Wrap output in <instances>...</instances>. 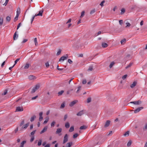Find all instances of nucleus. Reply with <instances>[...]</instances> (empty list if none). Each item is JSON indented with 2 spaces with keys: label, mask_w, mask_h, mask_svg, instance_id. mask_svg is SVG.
Wrapping results in <instances>:
<instances>
[{
  "label": "nucleus",
  "mask_w": 147,
  "mask_h": 147,
  "mask_svg": "<svg viewBox=\"0 0 147 147\" xmlns=\"http://www.w3.org/2000/svg\"><path fill=\"white\" fill-rule=\"evenodd\" d=\"M39 87L40 86L39 85L37 84L32 89L31 93L32 94L34 93L39 88Z\"/></svg>",
  "instance_id": "nucleus-1"
},
{
  "label": "nucleus",
  "mask_w": 147,
  "mask_h": 147,
  "mask_svg": "<svg viewBox=\"0 0 147 147\" xmlns=\"http://www.w3.org/2000/svg\"><path fill=\"white\" fill-rule=\"evenodd\" d=\"M130 103L133 104L135 105H138L142 103V102L140 100L132 101L130 102Z\"/></svg>",
  "instance_id": "nucleus-2"
},
{
  "label": "nucleus",
  "mask_w": 147,
  "mask_h": 147,
  "mask_svg": "<svg viewBox=\"0 0 147 147\" xmlns=\"http://www.w3.org/2000/svg\"><path fill=\"white\" fill-rule=\"evenodd\" d=\"M68 140V135L67 134H66L63 138V144H65L66 143Z\"/></svg>",
  "instance_id": "nucleus-3"
},
{
  "label": "nucleus",
  "mask_w": 147,
  "mask_h": 147,
  "mask_svg": "<svg viewBox=\"0 0 147 147\" xmlns=\"http://www.w3.org/2000/svg\"><path fill=\"white\" fill-rule=\"evenodd\" d=\"M68 57V55L67 54L66 55V56H63L61 57L59 59V61H64V60L67 59Z\"/></svg>",
  "instance_id": "nucleus-4"
},
{
  "label": "nucleus",
  "mask_w": 147,
  "mask_h": 147,
  "mask_svg": "<svg viewBox=\"0 0 147 147\" xmlns=\"http://www.w3.org/2000/svg\"><path fill=\"white\" fill-rule=\"evenodd\" d=\"M143 109V107H138L136 109L134 110V113H137L139 112L141 110Z\"/></svg>",
  "instance_id": "nucleus-5"
},
{
  "label": "nucleus",
  "mask_w": 147,
  "mask_h": 147,
  "mask_svg": "<svg viewBox=\"0 0 147 147\" xmlns=\"http://www.w3.org/2000/svg\"><path fill=\"white\" fill-rule=\"evenodd\" d=\"M78 101L77 100L73 101L70 103L69 106L70 107H72Z\"/></svg>",
  "instance_id": "nucleus-6"
},
{
  "label": "nucleus",
  "mask_w": 147,
  "mask_h": 147,
  "mask_svg": "<svg viewBox=\"0 0 147 147\" xmlns=\"http://www.w3.org/2000/svg\"><path fill=\"white\" fill-rule=\"evenodd\" d=\"M28 78L30 80H34L36 79V77L33 75H30L28 76Z\"/></svg>",
  "instance_id": "nucleus-7"
},
{
  "label": "nucleus",
  "mask_w": 147,
  "mask_h": 147,
  "mask_svg": "<svg viewBox=\"0 0 147 147\" xmlns=\"http://www.w3.org/2000/svg\"><path fill=\"white\" fill-rule=\"evenodd\" d=\"M84 113V110H82L79 112L77 114V115L78 116H81L83 115Z\"/></svg>",
  "instance_id": "nucleus-8"
},
{
  "label": "nucleus",
  "mask_w": 147,
  "mask_h": 147,
  "mask_svg": "<svg viewBox=\"0 0 147 147\" xmlns=\"http://www.w3.org/2000/svg\"><path fill=\"white\" fill-rule=\"evenodd\" d=\"M23 111V109L22 107H17L16 111Z\"/></svg>",
  "instance_id": "nucleus-9"
},
{
  "label": "nucleus",
  "mask_w": 147,
  "mask_h": 147,
  "mask_svg": "<svg viewBox=\"0 0 147 147\" xmlns=\"http://www.w3.org/2000/svg\"><path fill=\"white\" fill-rule=\"evenodd\" d=\"M43 10H41L39 11V13L38 14H35V16H42V13L43 12Z\"/></svg>",
  "instance_id": "nucleus-10"
},
{
  "label": "nucleus",
  "mask_w": 147,
  "mask_h": 147,
  "mask_svg": "<svg viewBox=\"0 0 147 147\" xmlns=\"http://www.w3.org/2000/svg\"><path fill=\"white\" fill-rule=\"evenodd\" d=\"M20 13L18 11H17L16 15V17L14 19V21L15 22L16 21L18 20V17L20 14Z\"/></svg>",
  "instance_id": "nucleus-11"
},
{
  "label": "nucleus",
  "mask_w": 147,
  "mask_h": 147,
  "mask_svg": "<svg viewBox=\"0 0 147 147\" xmlns=\"http://www.w3.org/2000/svg\"><path fill=\"white\" fill-rule=\"evenodd\" d=\"M110 121L109 120H107L105 125L104 127H107L110 125Z\"/></svg>",
  "instance_id": "nucleus-12"
},
{
  "label": "nucleus",
  "mask_w": 147,
  "mask_h": 147,
  "mask_svg": "<svg viewBox=\"0 0 147 147\" xmlns=\"http://www.w3.org/2000/svg\"><path fill=\"white\" fill-rule=\"evenodd\" d=\"M72 142H69L66 144L65 147H70L72 145Z\"/></svg>",
  "instance_id": "nucleus-13"
},
{
  "label": "nucleus",
  "mask_w": 147,
  "mask_h": 147,
  "mask_svg": "<svg viewBox=\"0 0 147 147\" xmlns=\"http://www.w3.org/2000/svg\"><path fill=\"white\" fill-rule=\"evenodd\" d=\"M136 84L137 82L136 81L134 82L132 84L130 85V87L133 88L136 85Z\"/></svg>",
  "instance_id": "nucleus-14"
},
{
  "label": "nucleus",
  "mask_w": 147,
  "mask_h": 147,
  "mask_svg": "<svg viewBox=\"0 0 147 147\" xmlns=\"http://www.w3.org/2000/svg\"><path fill=\"white\" fill-rule=\"evenodd\" d=\"M47 129V127H45L43 129L40 131V134H42L44 132H45Z\"/></svg>",
  "instance_id": "nucleus-15"
},
{
  "label": "nucleus",
  "mask_w": 147,
  "mask_h": 147,
  "mask_svg": "<svg viewBox=\"0 0 147 147\" xmlns=\"http://www.w3.org/2000/svg\"><path fill=\"white\" fill-rule=\"evenodd\" d=\"M26 143V141L25 140L23 141L21 143L20 146L19 147H24V145Z\"/></svg>",
  "instance_id": "nucleus-16"
},
{
  "label": "nucleus",
  "mask_w": 147,
  "mask_h": 147,
  "mask_svg": "<svg viewBox=\"0 0 147 147\" xmlns=\"http://www.w3.org/2000/svg\"><path fill=\"white\" fill-rule=\"evenodd\" d=\"M17 31H16L14 34L13 36V40H16L17 39L18 37V35L16 34Z\"/></svg>",
  "instance_id": "nucleus-17"
},
{
  "label": "nucleus",
  "mask_w": 147,
  "mask_h": 147,
  "mask_svg": "<svg viewBox=\"0 0 147 147\" xmlns=\"http://www.w3.org/2000/svg\"><path fill=\"white\" fill-rule=\"evenodd\" d=\"M62 129L61 128H58L57 129V131L56 132V134H59L62 131Z\"/></svg>",
  "instance_id": "nucleus-18"
},
{
  "label": "nucleus",
  "mask_w": 147,
  "mask_h": 147,
  "mask_svg": "<svg viewBox=\"0 0 147 147\" xmlns=\"http://www.w3.org/2000/svg\"><path fill=\"white\" fill-rule=\"evenodd\" d=\"M102 47L103 48H105L108 46V45L107 43L105 42H103L102 44Z\"/></svg>",
  "instance_id": "nucleus-19"
},
{
  "label": "nucleus",
  "mask_w": 147,
  "mask_h": 147,
  "mask_svg": "<svg viewBox=\"0 0 147 147\" xmlns=\"http://www.w3.org/2000/svg\"><path fill=\"white\" fill-rule=\"evenodd\" d=\"M30 66L29 64L28 63H27L24 66V68L25 69H28Z\"/></svg>",
  "instance_id": "nucleus-20"
},
{
  "label": "nucleus",
  "mask_w": 147,
  "mask_h": 147,
  "mask_svg": "<svg viewBox=\"0 0 147 147\" xmlns=\"http://www.w3.org/2000/svg\"><path fill=\"white\" fill-rule=\"evenodd\" d=\"M29 123H28L27 124L24 125L23 127L22 128L25 129H26L28 127L29 125Z\"/></svg>",
  "instance_id": "nucleus-21"
},
{
  "label": "nucleus",
  "mask_w": 147,
  "mask_h": 147,
  "mask_svg": "<svg viewBox=\"0 0 147 147\" xmlns=\"http://www.w3.org/2000/svg\"><path fill=\"white\" fill-rule=\"evenodd\" d=\"M36 116L35 115H34L32 116L30 119V121L31 122L33 121L34 119L36 118Z\"/></svg>",
  "instance_id": "nucleus-22"
},
{
  "label": "nucleus",
  "mask_w": 147,
  "mask_h": 147,
  "mask_svg": "<svg viewBox=\"0 0 147 147\" xmlns=\"http://www.w3.org/2000/svg\"><path fill=\"white\" fill-rule=\"evenodd\" d=\"M74 130V127L73 126H71L70 128L69 131L70 132H72Z\"/></svg>",
  "instance_id": "nucleus-23"
},
{
  "label": "nucleus",
  "mask_w": 147,
  "mask_h": 147,
  "mask_svg": "<svg viewBox=\"0 0 147 147\" xmlns=\"http://www.w3.org/2000/svg\"><path fill=\"white\" fill-rule=\"evenodd\" d=\"M125 12V9L124 8H122L121 10V12L120 13L121 15L123 14Z\"/></svg>",
  "instance_id": "nucleus-24"
},
{
  "label": "nucleus",
  "mask_w": 147,
  "mask_h": 147,
  "mask_svg": "<svg viewBox=\"0 0 147 147\" xmlns=\"http://www.w3.org/2000/svg\"><path fill=\"white\" fill-rule=\"evenodd\" d=\"M126 42V39H124L122 40L121 41V44H123L125 43Z\"/></svg>",
  "instance_id": "nucleus-25"
},
{
  "label": "nucleus",
  "mask_w": 147,
  "mask_h": 147,
  "mask_svg": "<svg viewBox=\"0 0 147 147\" xmlns=\"http://www.w3.org/2000/svg\"><path fill=\"white\" fill-rule=\"evenodd\" d=\"M87 127L86 126L83 125L80 127V129H85Z\"/></svg>",
  "instance_id": "nucleus-26"
},
{
  "label": "nucleus",
  "mask_w": 147,
  "mask_h": 147,
  "mask_svg": "<svg viewBox=\"0 0 147 147\" xmlns=\"http://www.w3.org/2000/svg\"><path fill=\"white\" fill-rule=\"evenodd\" d=\"M65 126L66 128H68L70 126L68 122H67L65 123Z\"/></svg>",
  "instance_id": "nucleus-27"
},
{
  "label": "nucleus",
  "mask_w": 147,
  "mask_h": 147,
  "mask_svg": "<svg viewBox=\"0 0 147 147\" xmlns=\"http://www.w3.org/2000/svg\"><path fill=\"white\" fill-rule=\"evenodd\" d=\"M49 120V118L47 117L46 118V119L45 121H44L43 122V124H46L47 122Z\"/></svg>",
  "instance_id": "nucleus-28"
},
{
  "label": "nucleus",
  "mask_w": 147,
  "mask_h": 147,
  "mask_svg": "<svg viewBox=\"0 0 147 147\" xmlns=\"http://www.w3.org/2000/svg\"><path fill=\"white\" fill-rule=\"evenodd\" d=\"M115 62H111L109 65V67L110 68H111L112 66L114 65Z\"/></svg>",
  "instance_id": "nucleus-29"
},
{
  "label": "nucleus",
  "mask_w": 147,
  "mask_h": 147,
  "mask_svg": "<svg viewBox=\"0 0 147 147\" xmlns=\"http://www.w3.org/2000/svg\"><path fill=\"white\" fill-rule=\"evenodd\" d=\"M34 42L35 43L36 46L37 45H38V42L37 41V40L36 38H35L34 39Z\"/></svg>",
  "instance_id": "nucleus-30"
},
{
  "label": "nucleus",
  "mask_w": 147,
  "mask_h": 147,
  "mask_svg": "<svg viewBox=\"0 0 147 147\" xmlns=\"http://www.w3.org/2000/svg\"><path fill=\"white\" fill-rule=\"evenodd\" d=\"M65 102H63L61 104L60 108L61 109H63L65 107Z\"/></svg>",
  "instance_id": "nucleus-31"
},
{
  "label": "nucleus",
  "mask_w": 147,
  "mask_h": 147,
  "mask_svg": "<svg viewBox=\"0 0 147 147\" xmlns=\"http://www.w3.org/2000/svg\"><path fill=\"white\" fill-rule=\"evenodd\" d=\"M144 131H146L147 129V123H146L143 128Z\"/></svg>",
  "instance_id": "nucleus-32"
},
{
  "label": "nucleus",
  "mask_w": 147,
  "mask_h": 147,
  "mask_svg": "<svg viewBox=\"0 0 147 147\" xmlns=\"http://www.w3.org/2000/svg\"><path fill=\"white\" fill-rule=\"evenodd\" d=\"M64 91L63 90H61L58 92V94L59 96L61 95L63 92Z\"/></svg>",
  "instance_id": "nucleus-33"
},
{
  "label": "nucleus",
  "mask_w": 147,
  "mask_h": 147,
  "mask_svg": "<svg viewBox=\"0 0 147 147\" xmlns=\"http://www.w3.org/2000/svg\"><path fill=\"white\" fill-rule=\"evenodd\" d=\"M93 69V67L92 66H90L88 69V71H92Z\"/></svg>",
  "instance_id": "nucleus-34"
},
{
  "label": "nucleus",
  "mask_w": 147,
  "mask_h": 147,
  "mask_svg": "<svg viewBox=\"0 0 147 147\" xmlns=\"http://www.w3.org/2000/svg\"><path fill=\"white\" fill-rule=\"evenodd\" d=\"M129 131H128L126 132V133L124 134L123 135L125 136H128L129 135Z\"/></svg>",
  "instance_id": "nucleus-35"
},
{
  "label": "nucleus",
  "mask_w": 147,
  "mask_h": 147,
  "mask_svg": "<svg viewBox=\"0 0 147 147\" xmlns=\"http://www.w3.org/2000/svg\"><path fill=\"white\" fill-rule=\"evenodd\" d=\"M78 136V134L77 133H76L74 134L73 135V138H76Z\"/></svg>",
  "instance_id": "nucleus-36"
},
{
  "label": "nucleus",
  "mask_w": 147,
  "mask_h": 147,
  "mask_svg": "<svg viewBox=\"0 0 147 147\" xmlns=\"http://www.w3.org/2000/svg\"><path fill=\"white\" fill-rule=\"evenodd\" d=\"M3 18H0V25H1L3 23Z\"/></svg>",
  "instance_id": "nucleus-37"
},
{
  "label": "nucleus",
  "mask_w": 147,
  "mask_h": 147,
  "mask_svg": "<svg viewBox=\"0 0 147 147\" xmlns=\"http://www.w3.org/2000/svg\"><path fill=\"white\" fill-rule=\"evenodd\" d=\"M42 141L41 140H39L38 142V145L39 146H40L42 144Z\"/></svg>",
  "instance_id": "nucleus-38"
},
{
  "label": "nucleus",
  "mask_w": 147,
  "mask_h": 147,
  "mask_svg": "<svg viewBox=\"0 0 147 147\" xmlns=\"http://www.w3.org/2000/svg\"><path fill=\"white\" fill-rule=\"evenodd\" d=\"M132 65V63H130L129 64L125 67L126 69H127V68L130 67Z\"/></svg>",
  "instance_id": "nucleus-39"
},
{
  "label": "nucleus",
  "mask_w": 147,
  "mask_h": 147,
  "mask_svg": "<svg viewBox=\"0 0 147 147\" xmlns=\"http://www.w3.org/2000/svg\"><path fill=\"white\" fill-rule=\"evenodd\" d=\"M11 20V18L9 16H8L6 18V20L8 22H9Z\"/></svg>",
  "instance_id": "nucleus-40"
},
{
  "label": "nucleus",
  "mask_w": 147,
  "mask_h": 147,
  "mask_svg": "<svg viewBox=\"0 0 147 147\" xmlns=\"http://www.w3.org/2000/svg\"><path fill=\"white\" fill-rule=\"evenodd\" d=\"M61 49H59L58 51L57 52V54H56L57 55H59L61 53Z\"/></svg>",
  "instance_id": "nucleus-41"
},
{
  "label": "nucleus",
  "mask_w": 147,
  "mask_h": 147,
  "mask_svg": "<svg viewBox=\"0 0 147 147\" xmlns=\"http://www.w3.org/2000/svg\"><path fill=\"white\" fill-rule=\"evenodd\" d=\"M20 58H18L15 61V62H14L15 63L14 64V66H15L16 65V64L17 63V62L20 60Z\"/></svg>",
  "instance_id": "nucleus-42"
},
{
  "label": "nucleus",
  "mask_w": 147,
  "mask_h": 147,
  "mask_svg": "<svg viewBox=\"0 0 147 147\" xmlns=\"http://www.w3.org/2000/svg\"><path fill=\"white\" fill-rule=\"evenodd\" d=\"M84 13H85V12L84 11H82L81 12V16H80V17L81 18H82V17H83V16L84 15Z\"/></svg>",
  "instance_id": "nucleus-43"
},
{
  "label": "nucleus",
  "mask_w": 147,
  "mask_h": 147,
  "mask_svg": "<svg viewBox=\"0 0 147 147\" xmlns=\"http://www.w3.org/2000/svg\"><path fill=\"white\" fill-rule=\"evenodd\" d=\"M131 144V141H129V142H128L127 146L128 147L130 146Z\"/></svg>",
  "instance_id": "nucleus-44"
},
{
  "label": "nucleus",
  "mask_w": 147,
  "mask_h": 147,
  "mask_svg": "<svg viewBox=\"0 0 147 147\" xmlns=\"http://www.w3.org/2000/svg\"><path fill=\"white\" fill-rule=\"evenodd\" d=\"M81 87L80 86H79L77 90L76 91V93H78L79 92V91H80L81 90Z\"/></svg>",
  "instance_id": "nucleus-45"
},
{
  "label": "nucleus",
  "mask_w": 147,
  "mask_h": 147,
  "mask_svg": "<svg viewBox=\"0 0 147 147\" xmlns=\"http://www.w3.org/2000/svg\"><path fill=\"white\" fill-rule=\"evenodd\" d=\"M34 136H32L31 137V139L30 140V142H33V140H34Z\"/></svg>",
  "instance_id": "nucleus-46"
},
{
  "label": "nucleus",
  "mask_w": 147,
  "mask_h": 147,
  "mask_svg": "<svg viewBox=\"0 0 147 147\" xmlns=\"http://www.w3.org/2000/svg\"><path fill=\"white\" fill-rule=\"evenodd\" d=\"M101 34V32L100 31H99L94 36H98V35H99V34Z\"/></svg>",
  "instance_id": "nucleus-47"
},
{
  "label": "nucleus",
  "mask_w": 147,
  "mask_h": 147,
  "mask_svg": "<svg viewBox=\"0 0 147 147\" xmlns=\"http://www.w3.org/2000/svg\"><path fill=\"white\" fill-rule=\"evenodd\" d=\"M35 16V15L34 16H33L32 17V18H31V24H32V22H33V20H34V18L35 17V16Z\"/></svg>",
  "instance_id": "nucleus-48"
},
{
  "label": "nucleus",
  "mask_w": 147,
  "mask_h": 147,
  "mask_svg": "<svg viewBox=\"0 0 147 147\" xmlns=\"http://www.w3.org/2000/svg\"><path fill=\"white\" fill-rule=\"evenodd\" d=\"M91 98L90 97L88 98L87 99V102L89 103L91 101Z\"/></svg>",
  "instance_id": "nucleus-49"
},
{
  "label": "nucleus",
  "mask_w": 147,
  "mask_h": 147,
  "mask_svg": "<svg viewBox=\"0 0 147 147\" xmlns=\"http://www.w3.org/2000/svg\"><path fill=\"white\" fill-rule=\"evenodd\" d=\"M125 24L126 25V26L125 27L126 28H127L128 27H129L131 25L129 23L126 22L125 23Z\"/></svg>",
  "instance_id": "nucleus-50"
},
{
  "label": "nucleus",
  "mask_w": 147,
  "mask_h": 147,
  "mask_svg": "<svg viewBox=\"0 0 147 147\" xmlns=\"http://www.w3.org/2000/svg\"><path fill=\"white\" fill-rule=\"evenodd\" d=\"M105 3V1L104 0L103 1L100 3V5L101 6V7H102L104 5V3Z\"/></svg>",
  "instance_id": "nucleus-51"
},
{
  "label": "nucleus",
  "mask_w": 147,
  "mask_h": 147,
  "mask_svg": "<svg viewBox=\"0 0 147 147\" xmlns=\"http://www.w3.org/2000/svg\"><path fill=\"white\" fill-rule=\"evenodd\" d=\"M95 9H93L90 12V14H92L94 13L95 12Z\"/></svg>",
  "instance_id": "nucleus-52"
},
{
  "label": "nucleus",
  "mask_w": 147,
  "mask_h": 147,
  "mask_svg": "<svg viewBox=\"0 0 147 147\" xmlns=\"http://www.w3.org/2000/svg\"><path fill=\"white\" fill-rule=\"evenodd\" d=\"M55 121H53L51 124V127H53L55 125Z\"/></svg>",
  "instance_id": "nucleus-53"
},
{
  "label": "nucleus",
  "mask_w": 147,
  "mask_h": 147,
  "mask_svg": "<svg viewBox=\"0 0 147 147\" xmlns=\"http://www.w3.org/2000/svg\"><path fill=\"white\" fill-rule=\"evenodd\" d=\"M36 130H34L31 133V135L32 136H33L35 133Z\"/></svg>",
  "instance_id": "nucleus-54"
},
{
  "label": "nucleus",
  "mask_w": 147,
  "mask_h": 147,
  "mask_svg": "<svg viewBox=\"0 0 147 147\" xmlns=\"http://www.w3.org/2000/svg\"><path fill=\"white\" fill-rule=\"evenodd\" d=\"M119 22L120 24L122 25L123 23V20H119Z\"/></svg>",
  "instance_id": "nucleus-55"
},
{
  "label": "nucleus",
  "mask_w": 147,
  "mask_h": 147,
  "mask_svg": "<svg viewBox=\"0 0 147 147\" xmlns=\"http://www.w3.org/2000/svg\"><path fill=\"white\" fill-rule=\"evenodd\" d=\"M45 65L47 67H48L49 66V63L48 62L46 63L45 64Z\"/></svg>",
  "instance_id": "nucleus-56"
},
{
  "label": "nucleus",
  "mask_w": 147,
  "mask_h": 147,
  "mask_svg": "<svg viewBox=\"0 0 147 147\" xmlns=\"http://www.w3.org/2000/svg\"><path fill=\"white\" fill-rule=\"evenodd\" d=\"M82 83L83 84H86V80L85 79H84V80H83Z\"/></svg>",
  "instance_id": "nucleus-57"
},
{
  "label": "nucleus",
  "mask_w": 147,
  "mask_h": 147,
  "mask_svg": "<svg viewBox=\"0 0 147 147\" xmlns=\"http://www.w3.org/2000/svg\"><path fill=\"white\" fill-rule=\"evenodd\" d=\"M127 76V75H125L123 76L122 77L123 79V80H125Z\"/></svg>",
  "instance_id": "nucleus-58"
},
{
  "label": "nucleus",
  "mask_w": 147,
  "mask_h": 147,
  "mask_svg": "<svg viewBox=\"0 0 147 147\" xmlns=\"http://www.w3.org/2000/svg\"><path fill=\"white\" fill-rule=\"evenodd\" d=\"M38 96H35L33 97L32 98L31 100H34L36 99L38 97Z\"/></svg>",
  "instance_id": "nucleus-59"
},
{
  "label": "nucleus",
  "mask_w": 147,
  "mask_h": 147,
  "mask_svg": "<svg viewBox=\"0 0 147 147\" xmlns=\"http://www.w3.org/2000/svg\"><path fill=\"white\" fill-rule=\"evenodd\" d=\"M68 62L70 64H72L73 63L72 61L70 59H69L68 60Z\"/></svg>",
  "instance_id": "nucleus-60"
},
{
  "label": "nucleus",
  "mask_w": 147,
  "mask_h": 147,
  "mask_svg": "<svg viewBox=\"0 0 147 147\" xmlns=\"http://www.w3.org/2000/svg\"><path fill=\"white\" fill-rule=\"evenodd\" d=\"M28 41V39H25L23 40V41H22V43H24Z\"/></svg>",
  "instance_id": "nucleus-61"
},
{
  "label": "nucleus",
  "mask_w": 147,
  "mask_h": 147,
  "mask_svg": "<svg viewBox=\"0 0 147 147\" xmlns=\"http://www.w3.org/2000/svg\"><path fill=\"white\" fill-rule=\"evenodd\" d=\"M43 119V118L42 116H40L39 120L40 121H41Z\"/></svg>",
  "instance_id": "nucleus-62"
},
{
  "label": "nucleus",
  "mask_w": 147,
  "mask_h": 147,
  "mask_svg": "<svg viewBox=\"0 0 147 147\" xmlns=\"http://www.w3.org/2000/svg\"><path fill=\"white\" fill-rule=\"evenodd\" d=\"M7 93V90H5L4 92L3 93H2V95H6Z\"/></svg>",
  "instance_id": "nucleus-63"
},
{
  "label": "nucleus",
  "mask_w": 147,
  "mask_h": 147,
  "mask_svg": "<svg viewBox=\"0 0 147 147\" xmlns=\"http://www.w3.org/2000/svg\"><path fill=\"white\" fill-rule=\"evenodd\" d=\"M21 25V23H19L18 25L17 26V29H18L20 26Z\"/></svg>",
  "instance_id": "nucleus-64"
}]
</instances>
